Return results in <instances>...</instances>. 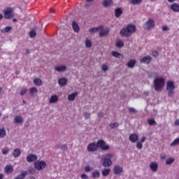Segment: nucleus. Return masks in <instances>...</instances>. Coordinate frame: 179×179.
<instances>
[{"label":"nucleus","mask_w":179,"mask_h":179,"mask_svg":"<svg viewBox=\"0 0 179 179\" xmlns=\"http://www.w3.org/2000/svg\"><path fill=\"white\" fill-rule=\"evenodd\" d=\"M166 85V78L164 77H155L154 79V87L156 92H162Z\"/></svg>","instance_id":"nucleus-1"},{"label":"nucleus","mask_w":179,"mask_h":179,"mask_svg":"<svg viewBox=\"0 0 179 179\" xmlns=\"http://www.w3.org/2000/svg\"><path fill=\"white\" fill-rule=\"evenodd\" d=\"M136 28L134 25L129 24L127 27V28H124L120 31V35L122 37H128V36H131L132 33H135Z\"/></svg>","instance_id":"nucleus-2"},{"label":"nucleus","mask_w":179,"mask_h":179,"mask_svg":"<svg viewBox=\"0 0 179 179\" xmlns=\"http://www.w3.org/2000/svg\"><path fill=\"white\" fill-rule=\"evenodd\" d=\"M166 90L168 91V96L169 97H173L174 96V90H176V85H174V82H166Z\"/></svg>","instance_id":"nucleus-3"},{"label":"nucleus","mask_w":179,"mask_h":179,"mask_svg":"<svg viewBox=\"0 0 179 179\" xmlns=\"http://www.w3.org/2000/svg\"><path fill=\"white\" fill-rule=\"evenodd\" d=\"M114 157L112 154H106L105 158L103 159V167H110L113 165V161L111 159Z\"/></svg>","instance_id":"nucleus-4"},{"label":"nucleus","mask_w":179,"mask_h":179,"mask_svg":"<svg viewBox=\"0 0 179 179\" xmlns=\"http://www.w3.org/2000/svg\"><path fill=\"white\" fill-rule=\"evenodd\" d=\"M34 169L38 170V171H41V170H44L47 167V163L44 161H36L34 163Z\"/></svg>","instance_id":"nucleus-5"},{"label":"nucleus","mask_w":179,"mask_h":179,"mask_svg":"<svg viewBox=\"0 0 179 179\" xmlns=\"http://www.w3.org/2000/svg\"><path fill=\"white\" fill-rule=\"evenodd\" d=\"M5 19H13L15 14L13 13V8H6L3 11Z\"/></svg>","instance_id":"nucleus-6"},{"label":"nucleus","mask_w":179,"mask_h":179,"mask_svg":"<svg viewBox=\"0 0 179 179\" xmlns=\"http://www.w3.org/2000/svg\"><path fill=\"white\" fill-rule=\"evenodd\" d=\"M143 28L145 30H152V29L155 28V20L153 19L150 18L144 24Z\"/></svg>","instance_id":"nucleus-7"},{"label":"nucleus","mask_w":179,"mask_h":179,"mask_svg":"<svg viewBox=\"0 0 179 179\" xmlns=\"http://www.w3.org/2000/svg\"><path fill=\"white\" fill-rule=\"evenodd\" d=\"M96 146L98 148H101L103 150H108V149H110V146L106 144V142L103 140H99L96 143Z\"/></svg>","instance_id":"nucleus-8"},{"label":"nucleus","mask_w":179,"mask_h":179,"mask_svg":"<svg viewBox=\"0 0 179 179\" xmlns=\"http://www.w3.org/2000/svg\"><path fill=\"white\" fill-rule=\"evenodd\" d=\"M110 31L108 28H104L103 26L99 27V36L104 37L107 36Z\"/></svg>","instance_id":"nucleus-9"},{"label":"nucleus","mask_w":179,"mask_h":179,"mask_svg":"<svg viewBox=\"0 0 179 179\" xmlns=\"http://www.w3.org/2000/svg\"><path fill=\"white\" fill-rule=\"evenodd\" d=\"M24 122V120L23 119V117H22V115H17L14 117V120H13L14 124L22 125V124H23Z\"/></svg>","instance_id":"nucleus-10"},{"label":"nucleus","mask_w":179,"mask_h":179,"mask_svg":"<svg viewBox=\"0 0 179 179\" xmlns=\"http://www.w3.org/2000/svg\"><path fill=\"white\" fill-rule=\"evenodd\" d=\"M38 157H36V155L34 154H29L27 156V162L28 163H33V162H36L37 160Z\"/></svg>","instance_id":"nucleus-11"},{"label":"nucleus","mask_w":179,"mask_h":179,"mask_svg":"<svg viewBox=\"0 0 179 179\" xmlns=\"http://www.w3.org/2000/svg\"><path fill=\"white\" fill-rule=\"evenodd\" d=\"M68 67L66 65H58L55 66V71L57 72H65Z\"/></svg>","instance_id":"nucleus-12"},{"label":"nucleus","mask_w":179,"mask_h":179,"mask_svg":"<svg viewBox=\"0 0 179 179\" xmlns=\"http://www.w3.org/2000/svg\"><path fill=\"white\" fill-rule=\"evenodd\" d=\"M129 139L130 142L132 143H136V142H138V139H139V136L136 134H130Z\"/></svg>","instance_id":"nucleus-13"},{"label":"nucleus","mask_w":179,"mask_h":179,"mask_svg":"<svg viewBox=\"0 0 179 179\" xmlns=\"http://www.w3.org/2000/svg\"><path fill=\"white\" fill-rule=\"evenodd\" d=\"M87 150L88 152H95V150H97V144L95 143H91L87 146Z\"/></svg>","instance_id":"nucleus-14"},{"label":"nucleus","mask_w":179,"mask_h":179,"mask_svg":"<svg viewBox=\"0 0 179 179\" xmlns=\"http://www.w3.org/2000/svg\"><path fill=\"white\" fill-rule=\"evenodd\" d=\"M141 64H150L152 62V57L150 56H145L140 59Z\"/></svg>","instance_id":"nucleus-15"},{"label":"nucleus","mask_w":179,"mask_h":179,"mask_svg":"<svg viewBox=\"0 0 179 179\" xmlns=\"http://www.w3.org/2000/svg\"><path fill=\"white\" fill-rule=\"evenodd\" d=\"M113 173H114V174H116V175L122 174V167H121V166H120L118 165H115L113 167Z\"/></svg>","instance_id":"nucleus-16"},{"label":"nucleus","mask_w":179,"mask_h":179,"mask_svg":"<svg viewBox=\"0 0 179 179\" xmlns=\"http://www.w3.org/2000/svg\"><path fill=\"white\" fill-rule=\"evenodd\" d=\"M150 169L151 171H153V173H156V171H157V169H159V165L156 162H151L150 164Z\"/></svg>","instance_id":"nucleus-17"},{"label":"nucleus","mask_w":179,"mask_h":179,"mask_svg":"<svg viewBox=\"0 0 179 179\" xmlns=\"http://www.w3.org/2000/svg\"><path fill=\"white\" fill-rule=\"evenodd\" d=\"M29 175V171H23L21 172L20 175L17 176L14 179H24L26 176Z\"/></svg>","instance_id":"nucleus-18"},{"label":"nucleus","mask_w":179,"mask_h":179,"mask_svg":"<svg viewBox=\"0 0 179 179\" xmlns=\"http://www.w3.org/2000/svg\"><path fill=\"white\" fill-rule=\"evenodd\" d=\"M59 100V98L57 95H52L49 99V103L50 104H54Z\"/></svg>","instance_id":"nucleus-19"},{"label":"nucleus","mask_w":179,"mask_h":179,"mask_svg":"<svg viewBox=\"0 0 179 179\" xmlns=\"http://www.w3.org/2000/svg\"><path fill=\"white\" fill-rule=\"evenodd\" d=\"M22 155V151H20V149L15 148L13 150L12 155L13 157H19Z\"/></svg>","instance_id":"nucleus-20"},{"label":"nucleus","mask_w":179,"mask_h":179,"mask_svg":"<svg viewBox=\"0 0 179 179\" xmlns=\"http://www.w3.org/2000/svg\"><path fill=\"white\" fill-rule=\"evenodd\" d=\"M171 9L173 12H176L177 13H179V4L177 3H174L171 6Z\"/></svg>","instance_id":"nucleus-21"},{"label":"nucleus","mask_w":179,"mask_h":179,"mask_svg":"<svg viewBox=\"0 0 179 179\" xmlns=\"http://www.w3.org/2000/svg\"><path fill=\"white\" fill-rule=\"evenodd\" d=\"M113 3H114L113 0H104L103 2V6L105 8H108V6H112Z\"/></svg>","instance_id":"nucleus-22"},{"label":"nucleus","mask_w":179,"mask_h":179,"mask_svg":"<svg viewBox=\"0 0 179 179\" xmlns=\"http://www.w3.org/2000/svg\"><path fill=\"white\" fill-rule=\"evenodd\" d=\"M72 27L73 30L76 32L78 33L80 30L79 25H78V23H76V21H73L72 22Z\"/></svg>","instance_id":"nucleus-23"},{"label":"nucleus","mask_w":179,"mask_h":179,"mask_svg":"<svg viewBox=\"0 0 179 179\" xmlns=\"http://www.w3.org/2000/svg\"><path fill=\"white\" fill-rule=\"evenodd\" d=\"M76 96H78V92H73L72 94H69L68 96V100L69 101H73L75 100Z\"/></svg>","instance_id":"nucleus-24"},{"label":"nucleus","mask_w":179,"mask_h":179,"mask_svg":"<svg viewBox=\"0 0 179 179\" xmlns=\"http://www.w3.org/2000/svg\"><path fill=\"white\" fill-rule=\"evenodd\" d=\"M5 173L7 174H10L13 171V166L11 165H7L4 169Z\"/></svg>","instance_id":"nucleus-25"},{"label":"nucleus","mask_w":179,"mask_h":179,"mask_svg":"<svg viewBox=\"0 0 179 179\" xmlns=\"http://www.w3.org/2000/svg\"><path fill=\"white\" fill-rule=\"evenodd\" d=\"M68 80L65 78H61L59 79L58 83L60 86H65Z\"/></svg>","instance_id":"nucleus-26"},{"label":"nucleus","mask_w":179,"mask_h":179,"mask_svg":"<svg viewBox=\"0 0 179 179\" xmlns=\"http://www.w3.org/2000/svg\"><path fill=\"white\" fill-rule=\"evenodd\" d=\"M99 31H100V27L90 28L89 29V33H92V34H94V33H99Z\"/></svg>","instance_id":"nucleus-27"},{"label":"nucleus","mask_w":179,"mask_h":179,"mask_svg":"<svg viewBox=\"0 0 179 179\" xmlns=\"http://www.w3.org/2000/svg\"><path fill=\"white\" fill-rule=\"evenodd\" d=\"M122 15V10L120 8H116L115 11V16L116 17H120Z\"/></svg>","instance_id":"nucleus-28"},{"label":"nucleus","mask_w":179,"mask_h":179,"mask_svg":"<svg viewBox=\"0 0 179 179\" xmlns=\"http://www.w3.org/2000/svg\"><path fill=\"white\" fill-rule=\"evenodd\" d=\"M135 64H136V60L131 59L127 63V66L128 68H134V66H135Z\"/></svg>","instance_id":"nucleus-29"},{"label":"nucleus","mask_w":179,"mask_h":179,"mask_svg":"<svg viewBox=\"0 0 179 179\" xmlns=\"http://www.w3.org/2000/svg\"><path fill=\"white\" fill-rule=\"evenodd\" d=\"M110 169H104L101 171L102 176L103 177H107L110 174Z\"/></svg>","instance_id":"nucleus-30"},{"label":"nucleus","mask_w":179,"mask_h":179,"mask_svg":"<svg viewBox=\"0 0 179 179\" xmlns=\"http://www.w3.org/2000/svg\"><path fill=\"white\" fill-rule=\"evenodd\" d=\"M34 83L36 86H41L43 81L40 78L34 79Z\"/></svg>","instance_id":"nucleus-31"},{"label":"nucleus","mask_w":179,"mask_h":179,"mask_svg":"<svg viewBox=\"0 0 179 179\" xmlns=\"http://www.w3.org/2000/svg\"><path fill=\"white\" fill-rule=\"evenodd\" d=\"M174 162H176V159L173 158V157H170L166 159V166H170L171 164H173V163H174Z\"/></svg>","instance_id":"nucleus-32"},{"label":"nucleus","mask_w":179,"mask_h":179,"mask_svg":"<svg viewBox=\"0 0 179 179\" xmlns=\"http://www.w3.org/2000/svg\"><path fill=\"white\" fill-rule=\"evenodd\" d=\"M92 177L94 178H100V171H95L92 173Z\"/></svg>","instance_id":"nucleus-33"},{"label":"nucleus","mask_w":179,"mask_h":179,"mask_svg":"<svg viewBox=\"0 0 179 179\" xmlns=\"http://www.w3.org/2000/svg\"><path fill=\"white\" fill-rule=\"evenodd\" d=\"M179 145V137L176 138L171 143V146L172 148H174L176 146H178Z\"/></svg>","instance_id":"nucleus-34"},{"label":"nucleus","mask_w":179,"mask_h":179,"mask_svg":"<svg viewBox=\"0 0 179 179\" xmlns=\"http://www.w3.org/2000/svg\"><path fill=\"white\" fill-rule=\"evenodd\" d=\"M85 46L87 47V48H91V47H92V40L87 38L85 39Z\"/></svg>","instance_id":"nucleus-35"},{"label":"nucleus","mask_w":179,"mask_h":179,"mask_svg":"<svg viewBox=\"0 0 179 179\" xmlns=\"http://www.w3.org/2000/svg\"><path fill=\"white\" fill-rule=\"evenodd\" d=\"M116 46L118 48H121V47H124V42H122V41H121V40H117Z\"/></svg>","instance_id":"nucleus-36"},{"label":"nucleus","mask_w":179,"mask_h":179,"mask_svg":"<svg viewBox=\"0 0 179 179\" xmlns=\"http://www.w3.org/2000/svg\"><path fill=\"white\" fill-rule=\"evenodd\" d=\"M6 136V131L5 129H0V138H5Z\"/></svg>","instance_id":"nucleus-37"},{"label":"nucleus","mask_w":179,"mask_h":179,"mask_svg":"<svg viewBox=\"0 0 179 179\" xmlns=\"http://www.w3.org/2000/svg\"><path fill=\"white\" fill-rule=\"evenodd\" d=\"M37 92H38V90L36 87H32L29 90V93L32 96H34V94H36V93H37Z\"/></svg>","instance_id":"nucleus-38"},{"label":"nucleus","mask_w":179,"mask_h":179,"mask_svg":"<svg viewBox=\"0 0 179 179\" xmlns=\"http://www.w3.org/2000/svg\"><path fill=\"white\" fill-rule=\"evenodd\" d=\"M148 77L149 78H157V73L153 72V71L149 72Z\"/></svg>","instance_id":"nucleus-39"},{"label":"nucleus","mask_w":179,"mask_h":179,"mask_svg":"<svg viewBox=\"0 0 179 179\" xmlns=\"http://www.w3.org/2000/svg\"><path fill=\"white\" fill-rule=\"evenodd\" d=\"M148 123L149 125H156V121H155V119H148Z\"/></svg>","instance_id":"nucleus-40"},{"label":"nucleus","mask_w":179,"mask_h":179,"mask_svg":"<svg viewBox=\"0 0 179 179\" xmlns=\"http://www.w3.org/2000/svg\"><path fill=\"white\" fill-rule=\"evenodd\" d=\"M10 150L8 148L6 147L2 150V155H8Z\"/></svg>","instance_id":"nucleus-41"},{"label":"nucleus","mask_w":179,"mask_h":179,"mask_svg":"<svg viewBox=\"0 0 179 179\" xmlns=\"http://www.w3.org/2000/svg\"><path fill=\"white\" fill-rule=\"evenodd\" d=\"M117 127H118V123H117V122L112 123L109 125V127L110 128V129H114L115 128H117Z\"/></svg>","instance_id":"nucleus-42"},{"label":"nucleus","mask_w":179,"mask_h":179,"mask_svg":"<svg viewBox=\"0 0 179 179\" xmlns=\"http://www.w3.org/2000/svg\"><path fill=\"white\" fill-rule=\"evenodd\" d=\"M101 69L103 72H107V70L110 69V68L108 67V66L107 64H103L101 66Z\"/></svg>","instance_id":"nucleus-43"},{"label":"nucleus","mask_w":179,"mask_h":179,"mask_svg":"<svg viewBox=\"0 0 179 179\" xmlns=\"http://www.w3.org/2000/svg\"><path fill=\"white\" fill-rule=\"evenodd\" d=\"M112 55L113 57H115V58H120V57H121V54L118 53V52L116 51L112 52Z\"/></svg>","instance_id":"nucleus-44"},{"label":"nucleus","mask_w":179,"mask_h":179,"mask_svg":"<svg viewBox=\"0 0 179 179\" xmlns=\"http://www.w3.org/2000/svg\"><path fill=\"white\" fill-rule=\"evenodd\" d=\"M27 92V88H22L20 92V96H24Z\"/></svg>","instance_id":"nucleus-45"},{"label":"nucleus","mask_w":179,"mask_h":179,"mask_svg":"<svg viewBox=\"0 0 179 179\" xmlns=\"http://www.w3.org/2000/svg\"><path fill=\"white\" fill-rule=\"evenodd\" d=\"M10 30H12V27H5L2 31L3 33H8V31H10Z\"/></svg>","instance_id":"nucleus-46"},{"label":"nucleus","mask_w":179,"mask_h":179,"mask_svg":"<svg viewBox=\"0 0 179 179\" xmlns=\"http://www.w3.org/2000/svg\"><path fill=\"white\" fill-rule=\"evenodd\" d=\"M29 36L31 38H33V37H36V31L32 30L29 32Z\"/></svg>","instance_id":"nucleus-47"},{"label":"nucleus","mask_w":179,"mask_h":179,"mask_svg":"<svg viewBox=\"0 0 179 179\" xmlns=\"http://www.w3.org/2000/svg\"><path fill=\"white\" fill-rule=\"evenodd\" d=\"M133 5H138L142 2V0H131Z\"/></svg>","instance_id":"nucleus-48"},{"label":"nucleus","mask_w":179,"mask_h":179,"mask_svg":"<svg viewBox=\"0 0 179 179\" xmlns=\"http://www.w3.org/2000/svg\"><path fill=\"white\" fill-rule=\"evenodd\" d=\"M136 148L138 149H142V148H143V145H142V143H141L140 141L136 143Z\"/></svg>","instance_id":"nucleus-49"},{"label":"nucleus","mask_w":179,"mask_h":179,"mask_svg":"<svg viewBox=\"0 0 179 179\" xmlns=\"http://www.w3.org/2000/svg\"><path fill=\"white\" fill-rule=\"evenodd\" d=\"M152 57L157 58V57H159V52H157V51H152Z\"/></svg>","instance_id":"nucleus-50"},{"label":"nucleus","mask_w":179,"mask_h":179,"mask_svg":"<svg viewBox=\"0 0 179 179\" xmlns=\"http://www.w3.org/2000/svg\"><path fill=\"white\" fill-rule=\"evenodd\" d=\"M136 111V109H135L134 108H129V112L130 113V114H134Z\"/></svg>","instance_id":"nucleus-51"},{"label":"nucleus","mask_w":179,"mask_h":179,"mask_svg":"<svg viewBox=\"0 0 179 179\" xmlns=\"http://www.w3.org/2000/svg\"><path fill=\"white\" fill-rule=\"evenodd\" d=\"M92 170H93V169L92 168H90V166H85V171L87 173H89V172L92 171Z\"/></svg>","instance_id":"nucleus-52"},{"label":"nucleus","mask_w":179,"mask_h":179,"mask_svg":"<svg viewBox=\"0 0 179 179\" xmlns=\"http://www.w3.org/2000/svg\"><path fill=\"white\" fill-rule=\"evenodd\" d=\"M167 157V155L166 154H162L160 155V159L162 160H164Z\"/></svg>","instance_id":"nucleus-53"},{"label":"nucleus","mask_w":179,"mask_h":179,"mask_svg":"<svg viewBox=\"0 0 179 179\" xmlns=\"http://www.w3.org/2000/svg\"><path fill=\"white\" fill-rule=\"evenodd\" d=\"M81 178L82 179H89V176H87V175H86L85 173H83L81 175Z\"/></svg>","instance_id":"nucleus-54"},{"label":"nucleus","mask_w":179,"mask_h":179,"mask_svg":"<svg viewBox=\"0 0 179 179\" xmlns=\"http://www.w3.org/2000/svg\"><path fill=\"white\" fill-rule=\"evenodd\" d=\"M145 141H146V137L145 136H143L141 137V140H140V143H143L145 142Z\"/></svg>","instance_id":"nucleus-55"},{"label":"nucleus","mask_w":179,"mask_h":179,"mask_svg":"<svg viewBox=\"0 0 179 179\" xmlns=\"http://www.w3.org/2000/svg\"><path fill=\"white\" fill-rule=\"evenodd\" d=\"M61 149H62V150H66L68 149V147L66 146V145H62L61 146Z\"/></svg>","instance_id":"nucleus-56"},{"label":"nucleus","mask_w":179,"mask_h":179,"mask_svg":"<svg viewBox=\"0 0 179 179\" xmlns=\"http://www.w3.org/2000/svg\"><path fill=\"white\" fill-rule=\"evenodd\" d=\"M84 115H85V117L86 119L90 118V113H85L84 114Z\"/></svg>","instance_id":"nucleus-57"},{"label":"nucleus","mask_w":179,"mask_h":179,"mask_svg":"<svg viewBox=\"0 0 179 179\" xmlns=\"http://www.w3.org/2000/svg\"><path fill=\"white\" fill-rule=\"evenodd\" d=\"M162 30L163 31H166V30H169V27H167V26H164L162 27Z\"/></svg>","instance_id":"nucleus-58"},{"label":"nucleus","mask_w":179,"mask_h":179,"mask_svg":"<svg viewBox=\"0 0 179 179\" xmlns=\"http://www.w3.org/2000/svg\"><path fill=\"white\" fill-rule=\"evenodd\" d=\"M175 125H176V127H178V126H179V119H178V120H176L175 121Z\"/></svg>","instance_id":"nucleus-59"},{"label":"nucleus","mask_w":179,"mask_h":179,"mask_svg":"<svg viewBox=\"0 0 179 179\" xmlns=\"http://www.w3.org/2000/svg\"><path fill=\"white\" fill-rule=\"evenodd\" d=\"M103 113H98L99 118H101L103 117Z\"/></svg>","instance_id":"nucleus-60"},{"label":"nucleus","mask_w":179,"mask_h":179,"mask_svg":"<svg viewBox=\"0 0 179 179\" xmlns=\"http://www.w3.org/2000/svg\"><path fill=\"white\" fill-rule=\"evenodd\" d=\"M50 12L51 13H54V12H55V10L54 8H50Z\"/></svg>","instance_id":"nucleus-61"},{"label":"nucleus","mask_w":179,"mask_h":179,"mask_svg":"<svg viewBox=\"0 0 179 179\" xmlns=\"http://www.w3.org/2000/svg\"><path fill=\"white\" fill-rule=\"evenodd\" d=\"M3 174L2 173H0V179H3Z\"/></svg>","instance_id":"nucleus-62"},{"label":"nucleus","mask_w":179,"mask_h":179,"mask_svg":"<svg viewBox=\"0 0 179 179\" xmlns=\"http://www.w3.org/2000/svg\"><path fill=\"white\" fill-rule=\"evenodd\" d=\"M3 19V15L2 14H0V20H2Z\"/></svg>","instance_id":"nucleus-63"},{"label":"nucleus","mask_w":179,"mask_h":179,"mask_svg":"<svg viewBox=\"0 0 179 179\" xmlns=\"http://www.w3.org/2000/svg\"><path fill=\"white\" fill-rule=\"evenodd\" d=\"M174 1H176V0H168V2L172 3V2H174Z\"/></svg>","instance_id":"nucleus-64"}]
</instances>
